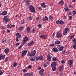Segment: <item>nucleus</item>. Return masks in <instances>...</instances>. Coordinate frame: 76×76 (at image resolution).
<instances>
[{
	"mask_svg": "<svg viewBox=\"0 0 76 76\" xmlns=\"http://www.w3.org/2000/svg\"><path fill=\"white\" fill-rule=\"evenodd\" d=\"M28 54L29 55V56H30V57H32L31 53H30L28 52Z\"/></svg>",
	"mask_w": 76,
	"mask_h": 76,
	"instance_id": "nucleus-41",
	"label": "nucleus"
},
{
	"mask_svg": "<svg viewBox=\"0 0 76 76\" xmlns=\"http://www.w3.org/2000/svg\"><path fill=\"white\" fill-rule=\"evenodd\" d=\"M53 51V53H56V52H58V50L55 48H53L52 49Z\"/></svg>",
	"mask_w": 76,
	"mask_h": 76,
	"instance_id": "nucleus-11",
	"label": "nucleus"
},
{
	"mask_svg": "<svg viewBox=\"0 0 76 76\" xmlns=\"http://www.w3.org/2000/svg\"><path fill=\"white\" fill-rule=\"evenodd\" d=\"M55 45L54 44H52L49 45V46L50 47H53V46H54V45Z\"/></svg>",
	"mask_w": 76,
	"mask_h": 76,
	"instance_id": "nucleus-47",
	"label": "nucleus"
},
{
	"mask_svg": "<svg viewBox=\"0 0 76 76\" xmlns=\"http://www.w3.org/2000/svg\"><path fill=\"white\" fill-rule=\"evenodd\" d=\"M16 41L17 42H18L19 41V39H18V37L16 38Z\"/></svg>",
	"mask_w": 76,
	"mask_h": 76,
	"instance_id": "nucleus-56",
	"label": "nucleus"
},
{
	"mask_svg": "<svg viewBox=\"0 0 76 76\" xmlns=\"http://www.w3.org/2000/svg\"><path fill=\"white\" fill-rule=\"evenodd\" d=\"M2 41H3L4 42H7V41H6V39L4 38V39L2 40Z\"/></svg>",
	"mask_w": 76,
	"mask_h": 76,
	"instance_id": "nucleus-39",
	"label": "nucleus"
},
{
	"mask_svg": "<svg viewBox=\"0 0 76 76\" xmlns=\"http://www.w3.org/2000/svg\"><path fill=\"white\" fill-rule=\"evenodd\" d=\"M23 72L24 73H26V72H28V70L24 69L23 70Z\"/></svg>",
	"mask_w": 76,
	"mask_h": 76,
	"instance_id": "nucleus-38",
	"label": "nucleus"
},
{
	"mask_svg": "<svg viewBox=\"0 0 76 76\" xmlns=\"http://www.w3.org/2000/svg\"><path fill=\"white\" fill-rule=\"evenodd\" d=\"M38 10H42V8H41V7H39L38 8Z\"/></svg>",
	"mask_w": 76,
	"mask_h": 76,
	"instance_id": "nucleus-57",
	"label": "nucleus"
},
{
	"mask_svg": "<svg viewBox=\"0 0 76 76\" xmlns=\"http://www.w3.org/2000/svg\"><path fill=\"white\" fill-rule=\"evenodd\" d=\"M12 27H15V25H12L11 23H10V25L7 26V28H12Z\"/></svg>",
	"mask_w": 76,
	"mask_h": 76,
	"instance_id": "nucleus-13",
	"label": "nucleus"
},
{
	"mask_svg": "<svg viewBox=\"0 0 76 76\" xmlns=\"http://www.w3.org/2000/svg\"><path fill=\"white\" fill-rule=\"evenodd\" d=\"M39 74L40 75H41V76H43V75H44V74H43V72H39Z\"/></svg>",
	"mask_w": 76,
	"mask_h": 76,
	"instance_id": "nucleus-44",
	"label": "nucleus"
},
{
	"mask_svg": "<svg viewBox=\"0 0 76 76\" xmlns=\"http://www.w3.org/2000/svg\"><path fill=\"white\" fill-rule=\"evenodd\" d=\"M31 53L32 56H34L35 55V54H36V51H35V50H34L33 51H31Z\"/></svg>",
	"mask_w": 76,
	"mask_h": 76,
	"instance_id": "nucleus-14",
	"label": "nucleus"
},
{
	"mask_svg": "<svg viewBox=\"0 0 76 76\" xmlns=\"http://www.w3.org/2000/svg\"><path fill=\"white\" fill-rule=\"evenodd\" d=\"M34 44V42L33 41H31L28 44V46H31V45H32Z\"/></svg>",
	"mask_w": 76,
	"mask_h": 76,
	"instance_id": "nucleus-17",
	"label": "nucleus"
},
{
	"mask_svg": "<svg viewBox=\"0 0 76 76\" xmlns=\"http://www.w3.org/2000/svg\"><path fill=\"white\" fill-rule=\"evenodd\" d=\"M53 19V17L52 16H49V19L50 20H52Z\"/></svg>",
	"mask_w": 76,
	"mask_h": 76,
	"instance_id": "nucleus-40",
	"label": "nucleus"
},
{
	"mask_svg": "<svg viewBox=\"0 0 76 76\" xmlns=\"http://www.w3.org/2000/svg\"><path fill=\"white\" fill-rule=\"evenodd\" d=\"M9 50L8 48H6L4 50V52L5 54H8L9 52Z\"/></svg>",
	"mask_w": 76,
	"mask_h": 76,
	"instance_id": "nucleus-18",
	"label": "nucleus"
},
{
	"mask_svg": "<svg viewBox=\"0 0 76 76\" xmlns=\"http://www.w3.org/2000/svg\"><path fill=\"white\" fill-rule=\"evenodd\" d=\"M17 65V63L16 62H15L13 64V65L14 67H16Z\"/></svg>",
	"mask_w": 76,
	"mask_h": 76,
	"instance_id": "nucleus-37",
	"label": "nucleus"
},
{
	"mask_svg": "<svg viewBox=\"0 0 76 76\" xmlns=\"http://www.w3.org/2000/svg\"><path fill=\"white\" fill-rule=\"evenodd\" d=\"M31 30V29L29 27H28L27 28V33H29V32H30V30Z\"/></svg>",
	"mask_w": 76,
	"mask_h": 76,
	"instance_id": "nucleus-28",
	"label": "nucleus"
},
{
	"mask_svg": "<svg viewBox=\"0 0 76 76\" xmlns=\"http://www.w3.org/2000/svg\"><path fill=\"white\" fill-rule=\"evenodd\" d=\"M24 44H25V42L24 43H23L18 48L19 49H20V48H22V46H23V45H24Z\"/></svg>",
	"mask_w": 76,
	"mask_h": 76,
	"instance_id": "nucleus-26",
	"label": "nucleus"
},
{
	"mask_svg": "<svg viewBox=\"0 0 76 76\" xmlns=\"http://www.w3.org/2000/svg\"><path fill=\"white\" fill-rule=\"evenodd\" d=\"M27 52H28V50H26L22 51V57H24V56H26Z\"/></svg>",
	"mask_w": 76,
	"mask_h": 76,
	"instance_id": "nucleus-5",
	"label": "nucleus"
},
{
	"mask_svg": "<svg viewBox=\"0 0 76 76\" xmlns=\"http://www.w3.org/2000/svg\"><path fill=\"white\" fill-rule=\"evenodd\" d=\"M53 61H57V58L56 57H53L52 58Z\"/></svg>",
	"mask_w": 76,
	"mask_h": 76,
	"instance_id": "nucleus-35",
	"label": "nucleus"
},
{
	"mask_svg": "<svg viewBox=\"0 0 76 76\" xmlns=\"http://www.w3.org/2000/svg\"><path fill=\"white\" fill-rule=\"evenodd\" d=\"M76 1V0H72V3H75Z\"/></svg>",
	"mask_w": 76,
	"mask_h": 76,
	"instance_id": "nucleus-63",
	"label": "nucleus"
},
{
	"mask_svg": "<svg viewBox=\"0 0 76 76\" xmlns=\"http://www.w3.org/2000/svg\"><path fill=\"white\" fill-rule=\"evenodd\" d=\"M7 11H4L2 13H0V15L4 16L5 15H7Z\"/></svg>",
	"mask_w": 76,
	"mask_h": 76,
	"instance_id": "nucleus-10",
	"label": "nucleus"
},
{
	"mask_svg": "<svg viewBox=\"0 0 76 76\" xmlns=\"http://www.w3.org/2000/svg\"><path fill=\"white\" fill-rule=\"evenodd\" d=\"M60 24H61V25H64V21L62 20H60Z\"/></svg>",
	"mask_w": 76,
	"mask_h": 76,
	"instance_id": "nucleus-30",
	"label": "nucleus"
},
{
	"mask_svg": "<svg viewBox=\"0 0 76 76\" xmlns=\"http://www.w3.org/2000/svg\"><path fill=\"white\" fill-rule=\"evenodd\" d=\"M29 9L30 12H32V13H35V10L33 6L30 7Z\"/></svg>",
	"mask_w": 76,
	"mask_h": 76,
	"instance_id": "nucleus-2",
	"label": "nucleus"
},
{
	"mask_svg": "<svg viewBox=\"0 0 76 76\" xmlns=\"http://www.w3.org/2000/svg\"><path fill=\"white\" fill-rule=\"evenodd\" d=\"M23 28H24V27H23V26H21L19 28V30H20V31H22V30L23 29Z\"/></svg>",
	"mask_w": 76,
	"mask_h": 76,
	"instance_id": "nucleus-27",
	"label": "nucleus"
},
{
	"mask_svg": "<svg viewBox=\"0 0 76 76\" xmlns=\"http://www.w3.org/2000/svg\"><path fill=\"white\" fill-rule=\"evenodd\" d=\"M19 44H20L19 43H16L15 44L16 47H17V46L19 45Z\"/></svg>",
	"mask_w": 76,
	"mask_h": 76,
	"instance_id": "nucleus-55",
	"label": "nucleus"
},
{
	"mask_svg": "<svg viewBox=\"0 0 76 76\" xmlns=\"http://www.w3.org/2000/svg\"><path fill=\"white\" fill-rule=\"evenodd\" d=\"M59 48L58 49L60 51H62L63 50V48H64V47L63 46H61V47H60V46H58Z\"/></svg>",
	"mask_w": 76,
	"mask_h": 76,
	"instance_id": "nucleus-20",
	"label": "nucleus"
},
{
	"mask_svg": "<svg viewBox=\"0 0 76 76\" xmlns=\"http://www.w3.org/2000/svg\"><path fill=\"white\" fill-rule=\"evenodd\" d=\"M55 43L56 44H60V41L57 40L55 42Z\"/></svg>",
	"mask_w": 76,
	"mask_h": 76,
	"instance_id": "nucleus-24",
	"label": "nucleus"
},
{
	"mask_svg": "<svg viewBox=\"0 0 76 76\" xmlns=\"http://www.w3.org/2000/svg\"><path fill=\"white\" fill-rule=\"evenodd\" d=\"M28 69H31L32 68V66L31 65H29L28 66Z\"/></svg>",
	"mask_w": 76,
	"mask_h": 76,
	"instance_id": "nucleus-49",
	"label": "nucleus"
},
{
	"mask_svg": "<svg viewBox=\"0 0 76 76\" xmlns=\"http://www.w3.org/2000/svg\"><path fill=\"white\" fill-rule=\"evenodd\" d=\"M65 11H67L69 12V9L68 8L66 7L65 8H64Z\"/></svg>",
	"mask_w": 76,
	"mask_h": 76,
	"instance_id": "nucleus-34",
	"label": "nucleus"
},
{
	"mask_svg": "<svg viewBox=\"0 0 76 76\" xmlns=\"http://www.w3.org/2000/svg\"><path fill=\"white\" fill-rule=\"evenodd\" d=\"M59 4H64V1L63 0H61L59 2Z\"/></svg>",
	"mask_w": 76,
	"mask_h": 76,
	"instance_id": "nucleus-25",
	"label": "nucleus"
},
{
	"mask_svg": "<svg viewBox=\"0 0 76 76\" xmlns=\"http://www.w3.org/2000/svg\"><path fill=\"white\" fill-rule=\"evenodd\" d=\"M68 64L69 65L70 67H72V64H73V61L71 60H69L68 61Z\"/></svg>",
	"mask_w": 76,
	"mask_h": 76,
	"instance_id": "nucleus-8",
	"label": "nucleus"
},
{
	"mask_svg": "<svg viewBox=\"0 0 76 76\" xmlns=\"http://www.w3.org/2000/svg\"><path fill=\"white\" fill-rule=\"evenodd\" d=\"M74 42L75 43V45H72V47L74 49H76V39L74 38V39L73 40Z\"/></svg>",
	"mask_w": 76,
	"mask_h": 76,
	"instance_id": "nucleus-7",
	"label": "nucleus"
},
{
	"mask_svg": "<svg viewBox=\"0 0 76 76\" xmlns=\"http://www.w3.org/2000/svg\"><path fill=\"white\" fill-rule=\"evenodd\" d=\"M21 24H23V23H25V22H24V20H21Z\"/></svg>",
	"mask_w": 76,
	"mask_h": 76,
	"instance_id": "nucleus-46",
	"label": "nucleus"
},
{
	"mask_svg": "<svg viewBox=\"0 0 76 76\" xmlns=\"http://www.w3.org/2000/svg\"><path fill=\"white\" fill-rule=\"evenodd\" d=\"M61 36H62V34L59 33H57L56 34V37L58 38H60Z\"/></svg>",
	"mask_w": 76,
	"mask_h": 76,
	"instance_id": "nucleus-12",
	"label": "nucleus"
},
{
	"mask_svg": "<svg viewBox=\"0 0 76 76\" xmlns=\"http://www.w3.org/2000/svg\"><path fill=\"white\" fill-rule=\"evenodd\" d=\"M39 37L42 39H45L47 38V36L45 35L41 34L39 36Z\"/></svg>",
	"mask_w": 76,
	"mask_h": 76,
	"instance_id": "nucleus-4",
	"label": "nucleus"
},
{
	"mask_svg": "<svg viewBox=\"0 0 76 76\" xmlns=\"http://www.w3.org/2000/svg\"><path fill=\"white\" fill-rule=\"evenodd\" d=\"M48 20V17L47 16H45V19H43V20L44 21Z\"/></svg>",
	"mask_w": 76,
	"mask_h": 76,
	"instance_id": "nucleus-29",
	"label": "nucleus"
},
{
	"mask_svg": "<svg viewBox=\"0 0 76 76\" xmlns=\"http://www.w3.org/2000/svg\"><path fill=\"white\" fill-rule=\"evenodd\" d=\"M44 72V69H42L39 72Z\"/></svg>",
	"mask_w": 76,
	"mask_h": 76,
	"instance_id": "nucleus-52",
	"label": "nucleus"
},
{
	"mask_svg": "<svg viewBox=\"0 0 76 76\" xmlns=\"http://www.w3.org/2000/svg\"><path fill=\"white\" fill-rule=\"evenodd\" d=\"M50 6L51 7H53V4H50Z\"/></svg>",
	"mask_w": 76,
	"mask_h": 76,
	"instance_id": "nucleus-61",
	"label": "nucleus"
},
{
	"mask_svg": "<svg viewBox=\"0 0 76 76\" xmlns=\"http://www.w3.org/2000/svg\"><path fill=\"white\" fill-rule=\"evenodd\" d=\"M41 6L44 8L47 7V5H45V2H43L41 4Z\"/></svg>",
	"mask_w": 76,
	"mask_h": 76,
	"instance_id": "nucleus-15",
	"label": "nucleus"
},
{
	"mask_svg": "<svg viewBox=\"0 0 76 76\" xmlns=\"http://www.w3.org/2000/svg\"><path fill=\"white\" fill-rule=\"evenodd\" d=\"M34 29H34L32 30V33H35V31Z\"/></svg>",
	"mask_w": 76,
	"mask_h": 76,
	"instance_id": "nucleus-51",
	"label": "nucleus"
},
{
	"mask_svg": "<svg viewBox=\"0 0 76 76\" xmlns=\"http://www.w3.org/2000/svg\"><path fill=\"white\" fill-rule=\"evenodd\" d=\"M25 3H26V4L27 5L29 4L30 2H29V0H24V1Z\"/></svg>",
	"mask_w": 76,
	"mask_h": 76,
	"instance_id": "nucleus-21",
	"label": "nucleus"
},
{
	"mask_svg": "<svg viewBox=\"0 0 76 76\" xmlns=\"http://www.w3.org/2000/svg\"><path fill=\"white\" fill-rule=\"evenodd\" d=\"M51 66L53 71H56V62H52L51 64Z\"/></svg>",
	"mask_w": 76,
	"mask_h": 76,
	"instance_id": "nucleus-1",
	"label": "nucleus"
},
{
	"mask_svg": "<svg viewBox=\"0 0 76 76\" xmlns=\"http://www.w3.org/2000/svg\"><path fill=\"white\" fill-rule=\"evenodd\" d=\"M56 24H58V25H60V21L59 20L56 21Z\"/></svg>",
	"mask_w": 76,
	"mask_h": 76,
	"instance_id": "nucleus-36",
	"label": "nucleus"
},
{
	"mask_svg": "<svg viewBox=\"0 0 76 76\" xmlns=\"http://www.w3.org/2000/svg\"><path fill=\"white\" fill-rule=\"evenodd\" d=\"M72 13H73V15H76V12L75 11H73L72 12Z\"/></svg>",
	"mask_w": 76,
	"mask_h": 76,
	"instance_id": "nucleus-48",
	"label": "nucleus"
},
{
	"mask_svg": "<svg viewBox=\"0 0 76 76\" xmlns=\"http://www.w3.org/2000/svg\"><path fill=\"white\" fill-rule=\"evenodd\" d=\"M20 37H21V35H18V37H17V38H20Z\"/></svg>",
	"mask_w": 76,
	"mask_h": 76,
	"instance_id": "nucleus-62",
	"label": "nucleus"
},
{
	"mask_svg": "<svg viewBox=\"0 0 76 76\" xmlns=\"http://www.w3.org/2000/svg\"><path fill=\"white\" fill-rule=\"evenodd\" d=\"M3 21L4 23H6L8 22H9V21H10V19L8 20V18H7V16H5L4 18Z\"/></svg>",
	"mask_w": 76,
	"mask_h": 76,
	"instance_id": "nucleus-3",
	"label": "nucleus"
},
{
	"mask_svg": "<svg viewBox=\"0 0 76 76\" xmlns=\"http://www.w3.org/2000/svg\"><path fill=\"white\" fill-rule=\"evenodd\" d=\"M43 64H44V66L45 67H46L47 66H48V63L47 62H45Z\"/></svg>",
	"mask_w": 76,
	"mask_h": 76,
	"instance_id": "nucleus-23",
	"label": "nucleus"
},
{
	"mask_svg": "<svg viewBox=\"0 0 76 76\" xmlns=\"http://www.w3.org/2000/svg\"><path fill=\"white\" fill-rule=\"evenodd\" d=\"M9 60V58L8 57H7L6 59H5V61L6 62V61H8V60Z\"/></svg>",
	"mask_w": 76,
	"mask_h": 76,
	"instance_id": "nucleus-42",
	"label": "nucleus"
},
{
	"mask_svg": "<svg viewBox=\"0 0 76 76\" xmlns=\"http://www.w3.org/2000/svg\"><path fill=\"white\" fill-rule=\"evenodd\" d=\"M43 58L42 56L40 55L39 57L36 58V61H38V60H42Z\"/></svg>",
	"mask_w": 76,
	"mask_h": 76,
	"instance_id": "nucleus-6",
	"label": "nucleus"
},
{
	"mask_svg": "<svg viewBox=\"0 0 76 76\" xmlns=\"http://www.w3.org/2000/svg\"><path fill=\"white\" fill-rule=\"evenodd\" d=\"M26 76H34V75L32 73H31L30 74L28 73L26 74Z\"/></svg>",
	"mask_w": 76,
	"mask_h": 76,
	"instance_id": "nucleus-22",
	"label": "nucleus"
},
{
	"mask_svg": "<svg viewBox=\"0 0 76 76\" xmlns=\"http://www.w3.org/2000/svg\"><path fill=\"white\" fill-rule=\"evenodd\" d=\"M69 29L68 28H65V31H66V32H67Z\"/></svg>",
	"mask_w": 76,
	"mask_h": 76,
	"instance_id": "nucleus-45",
	"label": "nucleus"
},
{
	"mask_svg": "<svg viewBox=\"0 0 76 76\" xmlns=\"http://www.w3.org/2000/svg\"><path fill=\"white\" fill-rule=\"evenodd\" d=\"M69 19H72V16H70L69 17Z\"/></svg>",
	"mask_w": 76,
	"mask_h": 76,
	"instance_id": "nucleus-58",
	"label": "nucleus"
},
{
	"mask_svg": "<svg viewBox=\"0 0 76 76\" xmlns=\"http://www.w3.org/2000/svg\"><path fill=\"white\" fill-rule=\"evenodd\" d=\"M3 73L2 71H0V75H3Z\"/></svg>",
	"mask_w": 76,
	"mask_h": 76,
	"instance_id": "nucleus-54",
	"label": "nucleus"
},
{
	"mask_svg": "<svg viewBox=\"0 0 76 76\" xmlns=\"http://www.w3.org/2000/svg\"><path fill=\"white\" fill-rule=\"evenodd\" d=\"M64 63V60H62L61 61V63H62V64H63Z\"/></svg>",
	"mask_w": 76,
	"mask_h": 76,
	"instance_id": "nucleus-53",
	"label": "nucleus"
},
{
	"mask_svg": "<svg viewBox=\"0 0 76 76\" xmlns=\"http://www.w3.org/2000/svg\"><path fill=\"white\" fill-rule=\"evenodd\" d=\"M39 74L40 75H41V76H43V75H44V74H43V72H39Z\"/></svg>",
	"mask_w": 76,
	"mask_h": 76,
	"instance_id": "nucleus-43",
	"label": "nucleus"
},
{
	"mask_svg": "<svg viewBox=\"0 0 76 76\" xmlns=\"http://www.w3.org/2000/svg\"><path fill=\"white\" fill-rule=\"evenodd\" d=\"M28 40H29V39H28V38L27 36H26L23 38V42H25V43H26V41H28Z\"/></svg>",
	"mask_w": 76,
	"mask_h": 76,
	"instance_id": "nucleus-9",
	"label": "nucleus"
},
{
	"mask_svg": "<svg viewBox=\"0 0 76 76\" xmlns=\"http://www.w3.org/2000/svg\"><path fill=\"white\" fill-rule=\"evenodd\" d=\"M38 27L39 28H41V25L39 24V25H38Z\"/></svg>",
	"mask_w": 76,
	"mask_h": 76,
	"instance_id": "nucleus-59",
	"label": "nucleus"
},
{
	"mask_svg": "<svg viewBox=\"0 0 76 76\" xmlns=\"http://www.w3.org/2000/svg\"><path fill=\"white\" fill-rule=\"evenodd\" d=\"M59 70L60 71H61L62 70H63V67L62 66H60L59 68Z\"/></svg>",
	"mask_w": 76,
	"mask_h": 76,
	"instance_id": "nucleus-33",
	"label": "nucleus"
},
{
	"mask_svg": "<svg viewBox=\"0 0 76 76\" xmlns=\"http://www.w3.org/2000/svg\"><path fill=\"white\" fill-rule=\"evenodd\" d=\"M35 60V58H31L30 59V61H34Z\"/></svg>",
	"mask_w": 76,
	"mask_h": 76,
	"instance_id": "nucleus-32",
	"label": "nucleus"
},
{
	"mask_svg": "<svg viewBox=\"0 0 76 76\" xmlns=\"http://www.w3.org/2000/svg\"><path fill=\"white\" fill-rule=\"evenodd\" d=\"M66 51V50H64V51H62V54H64V53H65Z\"/></svg>",
	"mask_w": 76,
	"mask_h": 76,
	"instance_id": "nucleus-50",
	"label": "nucleus"
},
{
	"mask_svg": "<svg viewBox=\"0 0 76 76\" xmlns=\"http://www.w3.org/2000/svg\"><path fill=\"white\" fill-rule=\"evenodd\" d=\"M63 34L64 35H66L67 34V32L66 31H63Z\"/></svg>",
	"mask_w": 76,
	"mask_h": 76,
	"instance_id": "nucleus-31",
	"label": "nucleus"
},
{
	"mask_svg": "<svg viewBox=\"0 0 76 76\" xmlns=\"http://www.w3.org/2000/svg\"><path fill=\"white\" fill-rule=\"evenodd\" d=\"M69 7H70V8H72V9L73 8V6L71 5H69Z\"/></svg>",
	"mask_w": 76,
	"mask_h": 76,
	"instance_id": "nucleus-60",
	"label": "nucleus"
},
{
	"mask_svg": "<svg viewBox=\"0 0 76 76\" xmlns=\"http://www.w3.org/2000/svg\"><path fill=\"white\" fill-rule=\"evenodd\" d=\"M1 29H4L5 28L4 27V26H1Z\"/></svg>",
	"mask_w": 76,
	"mask_h": 76,
	"instance_id": "nucleus-64",
	"label": "nucleus"
},
{
	"mask_svg": "<svg viewBox=\"0 0 76 76\" xmlns=\"http://www.w3.org/2000/svg\"><path fill=\"white\" fill-rule=\"evenodd\" d=\"M5 57V55H3L2 54L0 55V60H1V59L4 58Z\"/></svg>",
	"mask_w": 76,
	"mask_h": 76,
	"instance_id": "nucleus-19",
	"label": "nucleus"
},
{
	"mask_svg": "<svg viewBox=\"0 0 76 76\" xmlns=\"http://www.w3.org/2000/svg\"><path fill=\"white\" fill-rule=\"evenodd\" d=\"M51 56L50 55H48L47 56V60L48 61H51Z\"/></svg>",
	"mask_w": 76,
	"mask_h": 76,
	"instance_id": "nucleus-16",
	"label": "nucleus"
}]
</instances>
